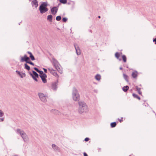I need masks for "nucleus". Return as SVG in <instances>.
I'll return each instance as SVG.
<instances>
[{"label":"nucleus","instance_id":"nucleus-1","mask_svg":"<svg viewBox=\"0 0 156 156\" xmlns=\"http://www.w3.org/2000/svg\"><path fill=\"white\" fill-rule=\"evenodd\" d=\"M78 104L79 105L78 111L80 113L82 114L87 111V106L84 101H79Z\"/></svg>","mask_w":156,"mask_h":156},{"label":"nucleus","instance_id":"nucleus-2","mask_svg":"<svg viewBox=\"0 0 156 156\" xmlns=\"http://www.w3.org/2000/svg\"><path fill=\"white\" fill-rule=\"evenodd\" d=\"M48 5H49L48 4L47 2H42L39 8L40 13L42 14L48 11V9L47 7Z\"/></svg>","mask_w":156,"mask_h":156},{"label":"nucleus","instance_id":"nucleus-3","mask_svg":"<svg viewBox=\"0 0 156 156\" xmlns=\"http://www.w3.org/2000/svg\"><path fill=\"white\" fill-rule=\"evenodd\" d=\"M72 98L74 101H77L80 100V96L77 89L74 87L72 90Z\"/></svg>","mask_w":156,"mask_h":156},{"label":"nucleus","instance_id":"nucleus-4","mask_svg":"<svg viewBox=\"0 0 156 156\" xmlns=\"http://www.w3.org/2000/svg\"><path fill=\"white\" fill-rule=\"evenodd\" d=\"M32 73L31 72H29V73L30 75L35 81L37 82L38 80L37 78L39 77V75L34 70H32Z\"/></svg>","mask_w":156,"mask_h":156},{"label":"nucleus","instance_id":"nucleus-5","mask_svg":"<svg viewBox=\"0 0 156 156\" xmlns=\"http://www.w3.org/2000/svg\"><path fill=\"white\" fill-rule=\"evenodd\" d=\"M39 76L41 78L42 82L44 83H47L46 78L47 76L46 74L44 73L43 71L41 73L39 74Z\"/></svg>","mask_w":156,"mask_h":156},{"label":"nucleus","instance_id":"nucleus-6","mask_svg":"<svg viewBox=\"0 0 156 156\" xmlns=\"http://www.w3.org/2000/svg\"><path fill=\"white\" fill-rule=\"evenodd\" d=\"M39 98L43 102H46L47 101L46 98L44 94L40 93L38 94Z\"/></svg>","mask_w":156,"mask_h":156},{"label":"nucleus","instance_id":"nucleus-7","mask_svg":"<svg viewBox=\"0 0 156 156\" xmlns=\"http://www.w3.org/2000/svg\"><path fill=\"white\" fill-rule=\"evenodd\" d=\"M48 69L50 71V73L52 74L54 76L58 77H59L57 73L55 72V70H54L53 68H48Z\"/></svg>","mask_w":156,"mask_h":156},{"label":"nucleus","instance_id":"nucleus-8","mask_svg":"<svg viewBox=\"0 0 156 156\" xmlns=\"http://www.w3.org/2000/svg\"><path fill=\"white\" fill-rule=\"evenodd\" d=\"M52 60H53L52 64L55 68H56L58 66H60V64L58 61L55 58H52Z\"/></svg>","mask_w":156,"mask_h":156},{"label":"nucleus","instance_id":"nucleus-9","mask_svg":"<svg viewBox=\"0 0 156 156\" xmlns=\"http://www.w3.org/2000/svg\"><path fill=\"white\" fill-rule=\"evenodd\" d=\"M52 147L54 149V151L56 152H60V149L59 147L54 144H52Z\"/></svg>","mask_w":156,"mask_h":156},{"label":"nucleus","instance_id":"nucleus-10","mask_svg":"<svg viewBox=\"0 0 156 156\" xmlns=\"http://www.w3.org/2000/svg\"><path fill=\"white\" fill-rule=\"evenodd\" d=\"M74 47L76 50V53L77 55H80L81 54L80 50L79 47L76 44H74Z\"/></svg>","mask_w":156,"mask_h":156},{"label":"nucleus","instance_id":"nucleus-11","mask_svg":"<svg viewBox=\"0 0 156 156\" xmlns=\"http://www.w3.org/2000/svg\"><path fill=\"white\" fill-rule=\"evenodd\" d=\"M58 10V9L57 7L54 6L51 9V14L55 15L56 13Z\"/></svg>","mask_w":156,"mask_h":156},{"label":"nucleus","instance_id":"nucleus-12","mask_svg":"<svg viewBox=\"0 0 156 156\" xmlns=\"http://www.w3.org/2000/svg\"><path fill=\"white\" fill-rule=\"evenodd\" d=\"M58 82V80H57L56 82H54L52 84V88L54 90H56L57 89Z\"/></svg>","mask_w":156,"mask_h":156},{"label":"nucleus","instance_id":"nucleus-13","mask_svg":"<svg viewBox=\"0 0 156 156\" xmlns=\"http://www.w3.org/2000/svg\"><path fill=\"white\" fill-rule=\"evenodd\" d=\"M138 72L136 71L135 70L132 72L131 76L133 78L136 79L138 76Z\"/></svg>","mask_w":156,"mask_h":156},{"label":"nucleus","instance_id":"nucleus-14","mask_svg":"<svg viewBox=\"0 0 156 156\" xmlns=\"http://www.w3.org/2000/svg\"><path fill=\"white\" fill-rule=\"evenodd\" d=\"M16 133L18 134H20L21 137L24 135V133H25L23 130H21L19 129H17Z\"/></svg>","mask_w":156,"mask_h":156},{"label":"nucleus","instance_id":"nucleus-15","mask_svg":"<svg viewBox=\"0 0 156 156\" xmlns=\"http://www.w3.org/2000/svg\"><path fill=\"white\" fill-rule=\"evenodd\" d=\"M27 53L30 55L29 57L32 61H34L35 60L34 56L31 52L28 51Z\"/></svg>","mask_w":156,"mask_h":156},{"label":"nucleus","instance_id":"nucleus-16","mask_svg":"<svg viewBox=\"0 0 156 156\" xmlns=\"http://www.w3.org/2000/svg\"><path fill=\"white\" fill-rule=\"evenodd\" d=\"M123 78L126 81L127 83H129V77L128 76V75H127L126 74L123 73Z\"/></svg>","mask_w":156,"mask_h":156},{"label":"nucleus","instance_id":"nucleus-17","mask_svg":"<svg viewBox=\"0 0 156 156\" xmlns=\"http://www.w3.org/2000/svg\"><path fill=\"white\" fill-rule=\"evenodd\" d=\"M38 2L37 0H33L31 2V4L32 6L35 5V7L37 8L38 6Z\"/></svg>","mask_w":156,"mask_h":156},{"label":"nucleus","instance_id":"nucleus-18","mask_svg":"<svg viewBox=\"0 0 156 156\" xmlns=\"http://www.w3.org/2000/svg\"><path fill=\"white\" fill-rule=\"evenodd\" d=\"M25 142H26L28 140V137L27 136L26 133L24 134V135L21 137Z\"/></svg>","mask_w":156,"mask_h":156},{"label":"nucleus","instance_id":"nucleus-19","mask_svg":"<svg viewBox=\"0 0 156 156\" xmlns=\"http://www.w3.org/2000/svg\"><path fill=\"white\" fill-rule=\"evenodd\" d=\"M53 16L51 15H49L47 16V20L50 22H52Z\"/></svg>","mask_w":156,"mask_h":156},{"label":"nucleus","instance_id":"nucleus-20","mask_svg":"<svg viewBox=\"0 0 156 156\" xmlns=\"http://www.w3.org/2000/svg\"><path fill=\"white\" fill-rule=\"evenodd\" d=\"M120 54L118 52H116L115 54V58H117V59L119 60V61H121L122 60L121 58H120L119 57L120 56Z\"/></svg>","mask_w":156,"mask_h":156},{"label":"nucleus","instance_id":"nucleus-21","mask_svg":"<svg viewBox=\"0 0 156 156\" xmlns=\"http://www.w3.org/2000/svg\"><path fill=\"white\" fill-rule=\"evenodd\" d=\"M26 55L25 54L23 56L21 57V58L20 59V62H26Z\"/></svg>","mask_w":156,"mask_h":156},{"label":"nucleus","instance_id":"nucleus-22","mask_svg":"<svg viewBox=\"0 0 156 156\" xmlns=\"http://www.w3.org/2000/svg\"><path fill=\"white\" fill-rule=\"evenodd\" d=\"M51 112H53L54 114H59L60 113L56 109H51Z\"/></svg>","mask_w":156,"mask_h":156},{"label":"nucleus","instance_id":"nucleus-23","mask_svg":"<svg viewBox=\"0 0 156 156\" xmlns=\"http://www.w3.org/2000/svg\"><path fill=\"white\" fill-rule=\"evenodd\" d=\"M129 89V87L126 85L125 86H124L122 87V90L124 92H126L128 91Z\"/></svg>","mask_w":156,"mask_h":156},{"label":"nucleus","instance_id":"nucleus-24","mask_svg":"<svg viewBox=\"0 0 156 156\" xmlns=\"http://www.w3.org/2000/svg\"><path fill=\"white\" fill-rule=\"evenodd\" d=\"M95 78L96 80L99 81L101 79V76L100 75L97 74L95 76Z\"/></svg>","mask_w":156,"mask_h":156},{"label":"nucleus","instance_id":"nucleus-25","mask_svg":"<svg viewBox=\"0 0 156 156\" xmlns=\"http://www.w3.org/2000/svg\"><path fill=\"white\" fill-rule=\"evenodd\" d=\"M136 89L138 91V94L140 95H142V92L140 91L141 88L136 86Z\"/></svg>","mask_w":156,"mask_h":156},{"label":"nucleus","instance_id":"nucleus-26","mask_svg":"<svg viewBox=\"0 0 156 156\" xmlns=\"http://www.w3.org/2000/svg\"><path fill=\"white\" fill-rule=\"evenodd\" d=\"M24 68L25 69H26L28 71H29V70H30V67L29 66H28L27 64V63H26L24 64Z\"/></svg>","mask_w":156,"mask_h":156},{"label":"nucleus","instance_id":"nucleus-27","mask_svg":"<svg viewBox=\"0 0 156 156\" xmlns=\"http://www.w3.org/2000/svg\"><path fill=\"white\" fill-rule=\"evenodd\" d=\"M132 95L133 96V97L139 100H140V98L138 96L137 94H135V93H133L132 94Z\"/></svg>","mask_w":156,"mask_h":156},{"label":"nucleus","instance_id":"nucleus-28","mask_svg":"<svg viewBox=\"0 0 156 156\" xmlns=\"http://www.w3.org/2000/svg\"><path fill=\"white\" fill-rule=\"evenodd\" d=\"M122 60L124 62H126L127 58L126 56L125 55H123L122 56Z\"/></svg>","mask_w":156,"mask_h":156},{"label":"nucleus","instance_id":"nucleus-29","mask_svg":"<svg viewBox=\"0 0 156 156\" xmlns=\"http://www.w3.org/2000/svg\"><path fill=\"white\" fill-rule=\"evenodd\" d=\"M117 125V123L116 122H111L110 124V126L112 128L115 127Z\"/></svg>","mask_w":156,"mask_h":156},{"label":"nucleus","instance_id":"nucleus-30","mask_svg":"<svg viewBox=\"0 0 156 156\" xmlns=\"http://www.w3.org/2000/svg\"><path fill=\"white\" fill-rule=\"evenodd\" d=\"M34 70H35L36 72H38L39 74L40 73H42V71H41L39 70L36 67H34Z\"/></svg>","mask_w":156,"mask_h":156},{"label":"nucleus","instance_id":"nucleus-31","mask_svg":"<svg viewBox=\"0 0 156 156\" xmlns=\"http://www.w3.org/2000/svg\"><path fill=\"white\" fill-rule=\"evenodd\" d=\"M16 73H17V74H18V75H19L20 77L21 78H23V75H22V74L21 73V72L18 71V70H16Z\"/></svg>","mask_w":156,"mask_h":156},{"label":"nucleus","instance_id":"nucleus-32","mask_svg":"<svg viewBox=\"0 0 156 156\" xmlns=\"http://www.w3.org/2000/svg\"><path fill=\"white\" fill-rule=\"evenodd\" d=\"M58 71L59 73H62L63 72H62V70H61V69H60V68L59 67V66H57V67L56 68H55Z\"/></svg>","mask_w":156,"mask_h":156},{"label":"nucleus","instance_id":"nucleus-33","mask_svg":"<svg viewBox=\"0 0 156 156\" xmlns=\"http://www.w3.org/2000/svg\"><path fill=\"white\" fill-rule=\"evenodd\" d=\"M60 3L63 4H66L67 3V0H59Z\"/></svg>","mask_w":156,"mask_h":156},{"label":"nucleus","instance_id":"nucleus-34","mask_svg":"<svg viewBox=\"0 0 156 156\" xmlns=\"http://www.w3.org/2000/svg\"><path fill=\"white\" fill-rule=\"evenodd\" d=\"M61 19V16H57L56 17V20L57 21H59Z\"/></svg>","mask_w":156,"mask_h":156},{"label":"nucleus","instance_id":"nucleus-35","mask_svg":"<svg viewBox=\"0 0 156 156\" xmlns=\"http://www.w3.org/2000/svg\"><path fill=\"white\" fill-rule=\"evenodd\" d=\"M68 19L66 17H64L62 18V21L63 22L66 23Z\"/></svg>","mask_w":156,"mask_h":156},{"label":"nucleus","instance_id":"nucleus-36","mask_svg":"<svg viewBox=\"0 0 156 156\" xmlns=\"http://www.w3.org/2000/svg\"><path fill=\"white\" fill-rule=\"evenodd\" d=\"M27 63L29 64L30 65H31L33 66H35V65L34 64V63L33 62H31V60L30 61L27 62Z\"/></svg>","mask_w":156,"mask_h":156},{"label":"nucleus","instance_id":"nucleus-37","mask_svg":"<svg viewBox=\"0 0 156 156\" xmlns=\"http://www.w3.org/2000/svg\"><path fill=\"white\" fill-rule=\"evenodd\" d=\"M30 58L29 57H28L27 56V55H26V62L27 63V62L30 61Z\"/></svg>","mask_w":156,"mask_h":156},{"label":"nucleus","instance_id":"nucleus-38","mask_svg":"<svg viewBox=\"0 0 156 156\" xmlns=\"http://www.w3.org/2000/svg\"><path fill=\"white\" fill-rule=\"evenodd\" d=\"M4 114V112L1 110H0V117L3 116Z\"/></svg>","mask_w":156,"mask_h":156},{"label":"nucleus","instance_id":"nucleus-39","mask_svg":"<svg viewBox=\"0 0 156 156\" xmlns=\"http://www.w3.org/2000/svg\"><path fill=\"white\" fill-rule=\"evenodd\" d=\"M90 140V139L88 137H86L84 139V140L85 141H88Z\"/></svg>","mask_w":156,"mask_h":156},{"label":"nucleus","instance_id":"nucleus-40","mask_svg":"<svg viewBox=\"0 0 156 156\" xmlns=\"http://www.w3.org/2000/svg\"><path fill=\"white\" fill-rule=\"evenodd\" d=\"M123 118L122 117L121 119H120L119 118L118 119V120H119V121L120 122H121L122 121H123V120H122Z\"/></svg>","mask_w":156,"mask_h":156},{"label":"nucleus","instance_id":"nucleus-41","mask_svg":"<svg viewBox=\"0 0 156 156\" xmlns=\"http://www.w3.org/2000/svg\"><path fill=\"white\" fill-rule=\"evenodd\" d=\"M4 120V118H0V122H3Z\"/></svg>","mask_w":156,"mask_h":156},{"label":"nucleus","instance_id":"nucleus-42","mask_svg":"<svg viewBox=\"0 0 156 156\" xmlns=\"http://www.w3.org/2000/svg\"><path fill=\"white\" fill-rule=\"evenodd\" d=\"M153 42H154V44H156V37L153 39Z\"/></svg>","mask_w":156,"mask_h":156},{"label":"nucleus","instance_id":"nucleus-43","mask_svg":"<svg viewBox=\"0 0 156 156\" xmlns=\"http://www.w3.org/2000/svg\"><path fill=\"white\" fill-rule=\"evenodd\" d=\"M44 72L45 73H47V69L44 68H43Z\"/></svg>","mask_w":156,"mask_h":156},{"label":"nucleus","instance_id":"nucleus-44","mask_svg":"<svg viewBox=\"0 0 156 156\" xmlns=\"http://www.w3.org/2000/svg\"><path fill=\"white\" fill-rule=\"evenodd\" d=\"M83 154L84 156H88L87 153L85 152L83 153Z\"/></svg>","mask_w":156,"mask_h":156},{"label":"nucleus","instance_id":"nucleus-45","mask_svg":"<svg viewBox=\"0 0 156 156\" xmlns=\"http://www.w3.org/2000/svg\"><path fill=\"white\" fill-rule=\"evenodd\" d=\"M22 73V75H23V77H25L26 76V74L25 73Z\"/></svg>","mask_w":156,"mask_h":156},{"label":"nucleus","instance_id":"nucleus-46","mask_svg":"<svg viewBox=\"0 0 156 156\" xmlns=\"http://www.w3.org/2000/svg\"><path fill=\"white\" fill-rule=\"evenodd\" d=\"M122 69H123V68H122V67H120L119 68V69H120V70H122Z\"/></svg>","mask_w":156,"mask_h":156},{"label":"nucleus","instance_id":"nucleus-47","mask_svg":"<svg viewBox=\"0 0 156 156\" xmlns=\"http://www.w3.org/2000/svg\"><path fill=\"white\" fill-rule=\"evenodd\" d=\"M98 17L99 18V19H100V18H101V16H98Z\"/></svg>","mask_w":156,"mask_h":156},{"label":"nucleus","instance_id":"nucleus-48","mask_svg":"<svg viewBox=\"0 0 156 156\" xmlns=\"http://www.w3.org/2000/svg\"><path fill=\"white\" fill-rule=\"evenodd\" d=\"M49 54L50 56H51L52 55V54L50 53H49Z\"/></svg>","mask_w":156,"mask_h":156},{"label":"nucleus","instance_id":"nucleus-49","mask_svg":"<svg viewBox=\"0 0 156 156\" xmlns=\"http://www.w3.org/2000/svg\"><path fill=\"white\" fill-rule=\"evenodd\" d=\"M13 156H18V155H15Z\"/></svg>","mask_w":156,"mask_h":156},{"label":"nucleus","instance_id":"nucleus-50","mask_svg":"<svg viewBox=\"0 0 156 156\" xmlns=\"http://www.w3.org/2000/svg\"><path fill=\"white\" fill-rule=\"evenodd\" d=\"M132 90H130V92H131H131H132Z\"/></svg>","mask_w":156,"mask_h":156},{"label":"nucleus","instance_id":"nucleus-51","mask_svg":"<svg viewBox=\"0 0 156 156\" xmlns=\"http://www.w3.org/2000/svg\"><path fill=\"white\" fill-rule=\"evenodd\" d=\"M90 32L91 33H92V30H90Z\"/></svg>","mask_w":156,"mask_h":156},{"label":"nucleus","instance_id":"nucleus-52","mask_svg":"<svg viewBox=\"0 0 156 156\" xmlns=\"http://www.w3.org/2000/svg\"><path fill=\"white\" fill-rule=\"evenodd\" d=\"M70 4V3H68V4Z\"/></svg>","mask_w":156,"mask_h":156},{"label":"nucleus","instance_id":"nucleus-53","mask_svg":"<svg viewBox=\"0 0 156 156\" xmlns=\"http://www.w3.org/2000/svg\"><path fill=\"white\" fill-rule=\"evenodd\" d=\"M19 25H20V23H19Z\"/></svg>","mask_w":156,"mask_h":156},{"label":"nucleus","instance_id":"nucleus-54","mask_svg":"<svg viewBox=\"0 0 156 156\" xmlns=\"http://www.w3.org/2000/svg\"><path fill=\"white\" fill-rule=\"evenodd\" d=\"M129 156H131L130 155H129Z\"/></svg>","mask_w":156,"mask_h":156}]
</instances>
